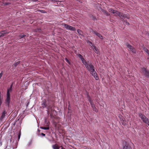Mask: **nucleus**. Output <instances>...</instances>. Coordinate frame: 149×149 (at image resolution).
I'll use <instances>...</instances> for the list:
<instances>
[{
  "label": "nucleus",
  "instance_id": "nucleus-24",
  "mask_svg": "<svg viewBox=\"0 0 149 149\" xmlns=\"http://www.w3.org/2000/svg\"><path fill=\"white\" fill-rule=\"evenodd\" d=\"M77 31L78 33L79 34V35H82L83 32L81 30L78 29L77 30Z\"/></svg>",
  "mask_w": 149,
  "mask_h": 149
},
{
  "label": "nucleus",
  "instance_id": "nucleus-39",
  "mask_svg": "<svg viewBox=\"0 0 149 149\" xmlns=\"http://www.w3.org/2000/svg\"><path fill=\"white\" fill-rule=\"evenodd\" d=\"M38 0H33V1H37Z\"/></svg>",
  "mask_w": 149,
  "mask_h": 149
},
{
  "label": "nucleus",
  "instance_id": "nucleus-17",
  "mask_svg": "<svg viewBox=\"0 0 149 149\" xmlns=\"http://www.w3.org/2000/svg\"><path fill=\"white\" fill-rule=\"evenodd\" d=\"M87 97L88 101L90 103V102H92L93 101L92 100L90 96L88 94H87Z\"/></svg>",
  "mask_w": 149,
  "mask_h": 149
},
{
  "label": "nucleus",
  "instance_id": "nucleus-26",
  "mask_svg": "<svg viewBox=\"0 0 149 149\" xmlns=\"http://www.w3.org/2000/svg\"><path fill=\"white\" fill-rule=\"evenodd\" d=\"M77 56L81 60L84 58L82 55L80 54H78Z\"/></svg>",
  "mask_w": 149,
  "mask_h": 149
},
{
  "label": "nucleus",
  "instance_id": "nucleus-7",
  "mask_svg": "<svg viewBox=\"0 0 149 149\" xmlns=\"http://www.w3.org/2000/svg\"><path fill=\"white\" fill-rule=\"evenodd\" d=\"M7 113V112L6 111L5 109L3 110V111L1 113V116L0 117V120H2L5 117L6 114Z\"/></svg>",
  "mask_w": 149,
  "mask_h": 149
},
{
  "label": "nucleus",
  "instance_id": "nucleus-5",
  "mask_svg": "<svg viewBox=\"0 0 149 149\" xmlns=\"http://www.w3.org/2000/svg\"><path fill=\"white\" fill-rule=\"evenodd\" d=\"M123 149H132L131 146L125 141L123 142Z\"/></svg>",
  "mask_w": 149,
  "mask_h": 149
},
{
  "label": "nucleus",
  "instance_id": "nucleus-9",
  "mask_svg": "<svg viewBox=\"0 0 149 149\" xmlns=\"http://www.w3.org/2000/svg\"><path fill=\"white\" fill-rule=\"evenodd\" d=\"M90 104H91V107L92 108L93 110L96 112H97L98 111V110L96 109L95 107L93 101L92 102H90Z\"/></svg>",
  "mask_w": 149,
  "mask_h": 149
},
{
  "label": "nucleus",
  "instance_id": "nucleus-28",
  "mask_svg": "<svg viewBox=\"0 0 149 149\" xmlns=\"http://www.w3.org/2000/svg\"><path fill=\"white\" fill-rule=\"evenodd\" d=\"M37 11L38 12H40L42 13H46V12L45 10H37Z\"/></svg>",
  "mask_w": 149,
  "mask_h": 149
},
{
  "label": "nucleus",
  "instance_id": "nucleus-25",
  "mask_svg": "<svg viewBox=\"0 0 149 149\" xmlns=\"http://www.w3.org/2000/svg\"><path fill=\"white\" fill-rule=\"evenodd\" d=\"M45 123L46 124V126H49V125L50 124V122L49 121H47L46 120H45Z\"/></svg>",
  "mask_w": 149,
  "mask_h": 149
},
{
  "label": "nucleus",
  "instance_id": "nucleus-16",
  "mask_svg": "<svg viewBox=\"0 0 149 149\" xmlns=\"http://www.w3.org/2000/svg\"><path fill=\"white\" fill-rule=\"evenodd\" d=\"M94 49H95V52L97 54H98L99 53V51L97 48L95 46H93Z\"/></svg>",
  "mask_w": 149,
  "mask_h": 149
},
{
  "label": "nucleus",
  "instance_id": "nucleus-38",
  "mask_svg": "<svg viewBox=\"0 0 149 149\" xmlns=\"http://www.w3.org/2000/svg\"><path fill=\"white\" fill-rule=\"evenodd\" d=\"M60 147H61V149H65V148H63L62 146H60Z\"/></svg>",
  "mask_w": 149,
  "mask_h": 149
},
{
  "label": "nucleus",
  "instance_id": "nucleus-23",
  "mask_svg": "<svg viewBox=\"0 0 149 149\" xmlns=\"http://www.w3.org/2000/svg\"><path fill=\"white\" fill-rule=\"evenodd\" d=\"M143 50L148 54H149V51L146 48L144 47L143 48Z\"/></svg>",
  "mask_w": 149,
  "mask_h": 149
},
{
  "label": "nucleus",
  "instance_id": "nucleus-29",
  "mask_svg": "<svg viewBox=\"0 0 149 149\" xmlns=\"http://www.w3.org/2000/svg\"><path fill=\"white\" fill-rule=\"evenodd\" d=\"M26 36V35H20L19 36V37L20 38H24Z\"/></svg>",
  "mask_w": 149,
  "mask_h": 149
},
{
  "label": "nucleus",
  "instance_id": "nucleus-14",
  "mask_svg": "<svg viewBox=\"0 0 149 149\" xmlns=\"http://www.w3.org/2000/svg\"><path fill=\"white\" fill-rule=\"evenodd\" d=\"M52 148L53 149H59L60 146L57 144H55L52 146Z\"/></svg>",
  "mask_w": 149,
  "mask_h": 149
},
{
  "label": "nucleus",
  "instance_id": "nucleus-2",
  "mask_svg": "<svg viewBox=\"0 0 149 149\" xmlns=\"http://www.w3.org/2000/svg\"><path fill=\"white\" fill-rule=\"evenodd\" d=\"M139 116L145 123L147 124L149 126V120L148 118L140 113L139 114Z\"/></svg>",
  "mask_w": 149,
  "mask_h": 149
},
{
  "label": "nucleus",
  "instance_id": "nucleus-13",
  "mask_svg": "<svg viewBox=\"0 0 149 149\" xmlns=\"http://www.w3.org/2000/svg\"><path fill=\"white\" fill-rule=\"evenodd\" d=\"M114 14L115 15L118 16L120 18L122 16V13L116 10L115 11Z\"/></svg>",
  "mask_w": 149,
  "mask_h": 149
},
{
  "label": "nucleus",
  "instance_id": "nucleus-18",
  "mask_svg": "<svg viewBox=\"0 0 149 149\" xmlns=\"http://www.w3.org/2000/svg\"><path fill=\"white\" fill-rule=\"evenodd\" d=\"M20 63V61H19L13 64V65L15 66V67H16L17 65L19 64Z\"/></svg>",
  "mask_w": 149,
  "mask_h": 149
},
{
  "label": "nucleus",
  "instance_id": "nucleus-10",
  "mask_svg": "<svg viewBox=\"0 0 149 149\" xmlns=\"http://www.w3.org/2000/svg\"><path fill=\"white\" fill-rule=\"evenodd\" d=\"M9 32L6 30L2 31L0 33V37H3Z\"/></svg>",
  "mask_w": 149,
  "mask_h": 149
},
{
  "label": "nucleus",
  "instance_id": "nucleus-19",
  "mask_svg": "<svg viewBox=\"0 0 149 149\" xmlns=\"http://www.w3.org/2000/svg\"><path fill=\"white\" fill-rule=\"evenodd\" d=\"M40 128L45 130H48L49 129V127L48 126H47V127H40Z\"/></svg>",
  "mask_w": 149,
  "mask_h": 149
},
{
  "label": "nucleus",
  "instance_id": "nucleus-1",
  "mask_svg": "<svg viewBox=\"0 0 149 149\" xmlns=\"http://www.w3.org/2000/svg\"><path fill=\"white\" fill-rule=\"evenodd\" d=\"M85 67L86 69L90 71L91 74L94 77L96 80H98L99 77L98 75L95 70L94 66L91 62H89L88 61V64L86 65Z\"/></svg>",
  "mask_w": 149,
  "mask_h": 149
},
{
  "label": "nucleus",
  "instance_id": "nucleus-4",
  "mask_svg": "<svg viewBox=\"0 0 149 149\" xmlns=\"http://www.w3.org/2000/svg\"><path fill=\"white\" fill-rule=\"evenodd\" d=\"M142 72L144 75L149 77V70H147L144 68H142Z\"/></svg>",
  "mask_w": 149,
  "mask_h": 149
},
{
  "label": "nucleus",
  "instance_id": "nucleus-43",
  "mask_svg": "<svg viewBox=\"0 0 149 149\" xmlns=\"http://www.w3.org/2000/svg\"><path fill=\"white\" fill-rule=\"evenodd\" d=\"M148 56H149V54H148Z\"/></svg>",
  "mask_w": 149,
  "mask_h": 149
},
{
  "label": "nucleus",
  "instance_id": "nucleus-33",
  "mask_svg": "<svg viewBox=\"0 0 149 149\" xmlns=\"http://www.w3.org/2000/svg\"><path fill=\"white\" fill-rule=\"evenodd\" d=\"M105 13L106 15H107V16H109V14L107 11L105 12Z\"/></svg>",
  "mask_w": 149,
  "mask_h": 149
},
{
  "label": "nucleus",
  "instance_id": "nucleus-21",
  "mask_svg": "<svg viewBox=\"0 0 149 149\" xmlns=\"http://www.w3.org/2000/svg\"><path fill=\"white\" fill-rule=\"evenodd\" d=\"M109 12H111L112 13L114 14L116 10H113V9L110 8V9H109Z\"/></svg>",
  "mask_w": 149,
  "mask_h": 149
},
{
  "label": "nucleus",
  "instance_id": "nucleus-27",
  "mask_svg": "<svg viewBox=\"0 0 149 149\" xmlns=\"http://www.w3.org/2000/svg\"><path fill=\"white\" fill-rule=\"evenodd\" d=\"M91 18L94 21L97 19L95 16L93 15H91Z\"/></svg>",
  "mask_w": 149,
  "mask_h": 149
},
{
  "label": "nucleus",
  "instance_id": "nucleus-34",
  "mask_svg": "<svg viewBox=\"0 0 149 149\" xmlns=\"http://www.w3.org/2000/svg\"><path fill=\"white\" fill-rule=\"evenodd\" d=\"M12 91V89L10 88L8 89L7 90V91H8V92H11Z\"/></svg>",
  "mask_w": 149,
  "mask_h": 149
},
{
  "label": "nucleus",
  "instance_id": "nucleus-32",
  "mask_svg": "<svg viewBox=\"0 0 149 149\" xmlns=\"http://www.w3.org/2000/svg\"><path fill=\"white\" fill-rule=\"evenodd\" d=\"M122 20V21H124V22H125L126 23V24H127L128 25H130V23L129 22H127V21H126V20Z\"/></svg>",
  "mask_w": 149,
  "mask_h": 149
},
{
  "label": "nucleus",
  "instance_id": "nucleus-20",
  "mask_svg": "<svg viewBox=\"0 0 149 149\" xmlns=\"http://www.w3.org/2000/svg\"><path fill=\"white\" fill-rule=\"evenodd\" d=\"M1 93L0 92V109H1V105L2 103L3 98L1 97Z\"/></svg>",
  "mask_w": 149,
  "mask_h": 149
},
{
  "label": "nucleus",
  "instance_id": "nucleus-12",
  "mask_svg": "<svg viewBox=\"0 0 149 149\" xmlns=\"http://www.w3.org/2000/svg\"><path fill=\"white\" fill-rule=\"evenodd\" d=\"M122 16L121 17V19L122 20L123 19V20H124V19L125 18L128 19L130 18L128 14H124L122 13Z\"/></svg>",
  "mask_w": 149,
  "mask_h": 149
},
{
  "label": "nucleus",
  "instance_id": "nucleus-8",
  "mask_svg": "<svg viewBox=\"0 0 149 149\" xmlns=\"http://www.w3.org/2000/svg\"><path fill=\"white\" fill-rule=\"evenodd\" d=\"M92 32L93 33L95 34L97 36L99 37L100 39H103V38L102 36L100 34V33H98L97 32L94 31L93 30H92Z\"/></svg>",
  "mask_w": 149,
  "mask_h": 149
},
{
  "label": "nucleus",
  "instance_id": "nucleus-22",
  "mask_svg": "<svg viewBox=\"0 0 149 149\" xmlns=\"http://www.w3.org/2000/svg\"><path fill=\"white\" fill-rule=\"evenodd\" d=\"M52 1L56 2H64L65 0H51Z\"/></svg>",
  "mask_w": 149,
  "mask_h": 149
},
{
  "label": "nucleus",
  "instance_id": "nucleus-31",
  "mask_svg": "<svg viewBox=\"0 0 149 149\" xmlns=\"http://www.w3.org/2000/svg\"><path fill=\"white\" fill-rule=\"evenodd\" d=\"M6 97H10V92H8V91H7Z\"/></svg>",
  "mask_w": 149,
  "mask_h": 149
},
{
  "label": "nucleus",
  "instance_id": "nucleus-42",
  "mask_svg": "<svg viewBox=\"0 0 149 149\" xmlns=\"http://www.w3.org/2000/svg\"><path fill=\"white\" fill-rule=\"evenodd\" d=\"M148 35L149 36V33H148Z\"/></svg>",
  "mask_w": 149,
  "mask_h": 149
},
{
  "label": "nucleus",
  "instance_id": "nucleus-11",
  "mask_svg": "<svg viewBox=\"0 0 149 149\" xmlns=\"http://www.w3.org/2000/svg\"><path fill=\"white\" fill-rule=\"evenodd\" d=\"M10 97H6V99L5 100V103L6 104L8 105V106H9L10 104Z\"/></svg>",
  "mask_w": 149,
  "mask_h": 149
},
{
  "label": "nucleus",
  "instance_id": "nucleus-36",
  "mask_svg": "<svg viewBox=\"0 0 149 149\" xmlns=\"http://www.w3.org/2000/svg\"><path fill=\"white\" fill-rule=\"evenodd\" d=\"M13 84H12L10 86V88L12 89V87H13Z\"/></svg>",
  "mask_w": 149,
  "mask_h": 149
},
{
  "label": "nucleus",
  "instance_id": "nucleus-40",
  "mask_svg": "<svg viewBox=\"0 0 149 149\" xmlns=\"http://www.w3.org/2000/svg\"><path fill=\"white\" fill-rule=\"evenodd\" d=\"M20 135H19V136H18L19 139V138H20Z\"/></svg>",
  "mask_w": 149,
  "mask_h": 149
},
{
  "label": "nucleus",
  "instance_id": "nucleus-41",
  "mask_svg": "<svg viewBox=\"0 0 149 149\" xmlns=\"http://www.w3.org/2000/svg\"><path fill=\"white\" fill-rule=\"evenodd\" d=\"M76 1H79V2H81V1L79 0H76Z\"/></svg>",
  "mask_w": 149,
  "mask_h": 149
},
{
  "label": "nucleus",
  "instance_id": "nucleus-3",
  "mask_svg": "<svg viewBox=\"0 0 149 149\" xmlns=\"http://www.w3.org/2000/svg\"><path fill=\"white\" fill-rule=\"evenodd\" d=\"M61 25L63 26L67 30H69L72 31H75L76 29L74 27L70 26L68 24L65 23H63Z\"/></svg>",
  "mask_w": 149,
  "mask_h": 149
},
{
  "label": "nucleus",
  "instance_id": "nucleus-6",
  "mask_svg": "<svg viewBox=\"0 0 149 149\" xmlns=\"http://www.w3.org/2000/svg\"><path fill=\"white\" fill-rule=\"evenodd\" d=\"M126 45L129 49L131 50L133 53H136V50L131 45H130L129 44H127Z\"/></svg>",
  "mask_w": 149,
  "mask_h": 149
},
{
  "label": "nucleus",
  "instance_id": "nucleus-30",
  "mask_svg": "<svg viewBox=\"0 0 149 149\" xmlns=\"http://www.w3.org/2000/svg\"><path fill=\"white\" fill-rule=\"evenodd\" d=\"M65 60L67 62V63H68L70 65V62L66 58H65Z\"/></svg>",
  "mask_w": 149,
  "mask_h": 149
},
{
  "label": "nucleus",
  "instance_id": "nucleus-37",
  "mask_svg": "<svg viewBox=\"0 0 149 149\" xmlns=\"http://www.w3.org/2000/svg\"><path fill=\"white\" fill-rule=\"evenodd\" d=\"M60 147H61V149H65V148H63L62 146H60Z\"/></svg>",
  "mask_w": 149,
  "mask_h": 149
},
{
  "label": "nucleus",
  "instance_id": "nucleus-15",
  "mask_svg": "<svg viewBox=\"0 0 149 149\" xmlns=\"http://www.w3.org/2000/svg\"><path fill=\"white\" fill-rule=\"evenodd\" d=\"M81 60L83 63L85 65V66L86 65L88 64V63L86 61L84 58H83Z\"/></svg>",
  "mask_w": 149,
  "mask_h": 149
},
{
  "label": "nucleus",
  "instance_id": "nucleus-35",
  "mask_svg": "<svg viewBox=\"0 0 149 149\" xmlns=\"http://www.w3.org/2000/svg\"><path fill=\"white\" fill-rule=\"evenodd\" d=\"M40 134L44 136H45V134L43 133H41Z\"/></svg>",
  "mask_w": 149,
  "mask_h": 149
}]
</instances>
